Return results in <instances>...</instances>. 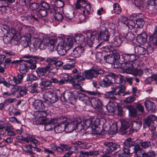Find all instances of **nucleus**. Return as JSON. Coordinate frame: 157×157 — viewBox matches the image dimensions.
<instances>
[{
	"mask_svg": "<svg viewBox=\"0 0 157 157\" xmlns=\"http://www.w3.org/2000/svg\"><path fill=\"white\" fill-rule=\"evenodd\" d=\"M85 36L78 34L75 35L74 37L69 36L65 40H62L59 43L57 46L58 53L60 55H64L67 51L73 47L75 42L78 44H81L85 41Z\"/></svg>",
	"mask_w": 157,
	"mask_h": 157,
	"instance_id": "1",
	"label": "nucleus"
},
{
	"mask_svg": "<svg viewBox=\"0 0 157 157\" xmlns=\"http://www.w3.org/2000/svg\"><path fill=\"white\" fill-rule=\"evenodd\" d=\"M85 34L87 43L90 47H92L95 40L100 39L103 41H106L108 40L109 37V32L106 30L100 31L99 34L96 31L88 30L86 32Z\"/></svg>",
	"mask_w": 157,
	"mask_h": 157,
	"instance_id": "2",
	"label": "nucleus"
},
{
	"mask_svg": "<svg viewBox=\"0 0 157 157\" xmlns=\"http://www.w3.org/2000/svg\"><path fill=\"white\" fill-rule=\"evenodd\" d=\"M82 120L80 118L75 119L73 121L66 117H62L61 122H63L65 128L67 129V132H71L75 130L80 124Z\"/></svg>",
	"mask_w": 157,
	"mask_h": 157,
	"instance_id": "3",
	"label": "nucleus"
},
{
	"mask_svg": "<svg viewBox=\"0 0 157 157\" xmlns=\"http://www.w3.org/2000/svg\"><path fill=\"white\" fill-rule=\"evenodd\" d=\"M105 75L107 77L105 78L103 80L102 82L99 83L100 85L102 87L108 86L111 84V82L109 80V78H108V77L115 78L117 81L119 80V82H116L117 83H121L123 82V79L122 78L118 76H116L113 73L109 72Z\"/></svg>",
	"mask_w": 157,
	"mask_h": 157,
	"instance_id": "4",
	"label": "nucleus"
},
{
	"mask_svg": "<svg viewBox=\"0 0 157 157\" xmlns=\"http://www.w3.org/2000/svg\"><path fill=\"white\" fill-rule=\"evenodd\" d=\"M54 46V40L49 38H44L39 46V48L41 49H44L48 47L49 50L51 52L53 51Z\"/></svg>",
	"mask_w": 157,
	"mask_h": 157,
	"instance_id": "5",
	"label": "nucleus"
},
{
	"mask_svg": "<svg viewBox=\"0 0 157 157\" xmlns=\"http://www.w3.org/2000/svg\"><path fill=\"white\" fill-rule=\"evenodd\" d=\"M44 101L48 105L54 103L58 100V97L50 91L45 92L44 95Z\"/></svg>",
	"mask_w": 157,
	"mask_h": 157,
	"instance_id": "6",
	"label": "nucleus"
},
{
	"mask_svg": "<svg viewBox=\"0 0 157 157\" xmlns=\"http://www.w3.org/2000/svg\"><path fill=\"white\" fill-rule=\"evenodd\" d=\"M125 90V87L123 86V89L118 90L116 93H114L110 91L106 92L105 94V98L113 100L120 99L121 98L120 94L124 93Z\"/></svg>",
	"mask_w": 157,
	"mask_h": 157,
	"instance_id": "7",
	"label": "nucleus"
},
{
	"mask_svg": "<svg viewBox=\"0 0 157 157\" xmlns=\"http://www.w3.org/2000/svg\"><path fill=\"white\" fill-rule=\"evenodd\" d=\"M84 51V48L80 46L75 47L71 53V56L74 58L78 57L82 55Z\"/></svg>",
	"mask_w": 157,
	"mask_h": 157,
	"instance_id": "8",
	"label": "nucleus"
},
{
	"mask_svg": "<svg viewBox=\"0 0 157 157\" xmlns=\"http://www.w3.org/2000/svg\"><path fill=\"white\" fill-rule=\"evenodd\" d=\"M93 119L94 123L91 126V128L93 130V132L97 134H99L101 132L99 131L100 129L98 127V126L100 124V120L98 118H96L95 120Z\"/></svg>",
	"mask_w": 157,
	"mask_h": 157,
	"instance_id": "9",
	"label": "nucleus"
},
{
	"mask_svg": "<svg viewBox=\"0 0 157 157\" xmlns=\"http://www.w3.org/2000/svg\"><path fill=\"white\" fill-rule=\"evenodd\" d=\"M84 75L85 78L87 79H91L93 77H97V73L95 72V68L84 71Z\"/></svg>",
	"mask_w": 157,
	"mask_h": 157,
	"instance_id": "10",
	"label": "nucleus"
},
{
	"mask_svg": "<svg viewBox=\"0 0 157 157\" xmlns=\"http://www.w3.org/2000/svg\"><path fill=\"white\" fill-rule=\"evenodd\" d=\"M140 32L136 33L138 35L137 38V41L141 44H144L147 41V35L145 32H143L141 34Z\"/></svg>",
	"mask_w": 157,
	"mask_h": 157,
	"instance_id": "11",
	"label": "nucleus"
},
{
	"mask_svg": "<svg viewBox=\"0 0 157 157\" xmlns=\"http://www.w3.org/2000/svg\"><path fill=\"white\" fill-rule=\"evenodd\" d=\"M63 98L65 101L68 102L73 101L75 100V98L72 92L65 91L63 94Z\"/></svg>",
	"mask_w": 157,
	"mask_h": 157,
	"instance_id": "12",
	"label": "nucleus"
},
{
	"mask_svg": "<svg viewBox=\"0 0 157 157\" xmlns=\"http://www.w3.org/2000/svg\"><path fill=\"white\" fill-rule=\"evenodd\" d=\"M144 105L147 110L153 111L155 110V103L149 99H146L144 103Z\"/></svg>",
	"mask_w": 157,
	"mask_h": 157,
	"instance_id": "13",
	"label": "nucleus"
},
{
	"mask_svg": "<svg viewBox=\"0 0 157 157\" xmlns=\"http://www.w3.org/2000/svg\"><path fill=\"white\" fill-rule=\"evenodd\" d=\"M92 106L95 108H100L103 106L102 102L99 99L96 98H92L91 100Z\"/></svg>",
	"mask_w": 157,
	"mask_h": 157,
	"instance_id": "14",
	"label": "nucleus"
},
{
	"mask_svg": "<svg viewBox=\"0 0 157 157\" xmlns=\"http://www.w3.org/2000/svg\"><path fill=\"white\" fill-rule=\"evenodd\" d=\"M76 94L77 98L79 100L85 104H89L91 102L89 98L84 94L78 92H77Z\"/></svg>",
	"mask_w": 157,
	"mask_h": 157,
	"instance_id": "15",
	"label": "nucleus"
},
{
	"mask_svg": "<svg viewBox=\"0 0 157 157\" xmlns=\"http://www.w3.org/2000/svg\"><path fill=\"white\" fill-rule=\"evenodd\" d=\"M53 128L55 132L56 133H61L65 130L64 123L61 122V118L60 119L59 123L53 127Z\"/></svg>",
	"mask_w": 157,
	"mask_h": 157,
	"instance_id": "16",
	"label": "nucleus"
},
{
	"mask_svg": "<svg viewBox=\"0 0 157 157\" xmlns=\"http://www.w3.org/2000/svg\"><path fill=\"white\" fill-rule=\"evenodd\" d=\"M34 105L35 109L38 111H41L47 108L44 107L43 102L39 100H36L34 101Z\"/></svg>",
	"mask_w": 157,
	"mask_h": 157,
	"instance_id": "17",
	"label": "nucleus"
},
{
	"mask_svg": "<svg viewBox=\"0 0 157 157\" xmlns=\"http://www.w3.org/2000/svg\"><path fill=\"white\" fill-rule=\"evenodd\" d=\"M121 36L114 37L112 40V45L113 47H117L120 46L123 40Z\"/></svg>",
	"mask_w": 157,
	"mask_h": 157,
	"instance_id": "18",
	"label": "nucleus"
},
{
	"mask_svg": "<svg viewBox=\"0 0 157 157\" xmlns=\"http://www.w3.org/2000/svg\"><path fill=\"white\" fill-rule=\"evenodd\" d=\"M121 127L120 129V132L125 133L126 130L129 126V121L128 120H124L121 121Z\"/></svg>",
	"mask_w": 157,
	"mask_h": 157,
	"instance_id": "19",
	"label": "nucleus"
},
{
	"mask_svg": "<svg viewBox=\"0 0 157 157\" xmlns=\"http://www.w3.org/2000/svg\"><path fill=\"white\" fill-rule=\"evenodd\" d=\"M22 149L27 153L31 157H38V155L32 151V149L28 145H24L22 147Z\"/></svg>",
	"mask_w": 157,
	"mask_h": 157,
	"instance_id": "20",
	"label": "nucleus"
},
{
	"mask_svg": "<svg viewBox=\"0 0 157 157\" xmlns=\"http://www.w3.org/2000/svg\"><path fill=\"white\" fill-rule=\"evenodd\" d=\"M142 125V122L140 120L134 121L131 123L132 128V129L136 131L138 130Z\"/></svg>",
	"mask_w": 157,
	"mask_h": 157,
	"instance_id": "21",
	"label": "nucleus"
},
{
	"mask_svg": "<svg viewBox=\"0 0 157 157\" xmlns=\"http://www.w3.org/2000/svg\"><path fill=\"white\" fill-rule=\"evenodd\" d=\"M56 60V57H52L48 58L46 60V62L48 63V64L46 66V68L49 71L52 66L55 65V62Z\"/></svg>",
	"mask_w": 157,
	"mask_h": 157,
	"instance_id": "22",
	"label": "nucleus"
},
{
	"mask_svg": "<svg viewBox=\"0 0 157 157\" xmlns=\"http://www.w3.org/2000/svg\"><path fill=\"white\" fill-rule=\"evenodd\" d=\"M130 63H129L128 67V70L131 71V73L133 71V61H135L136 59V57L135 55L134 54H130Z\"/></svg>",
	"mask_w": 157,
	"mask_h": 157,
	"instance_id": "23",
	"label": "nucleus"
},
{
	"mask_svg": "<svg viewBox=\"0 0 157 157\" xmlns=\"http://www.w3.org/2000/svg\"><path fill=\"white\" fill-rule=\"evenodd\" d=\"M48 71L49 70L45 67L37 68L36 72L39 77H41L45 75L46 72Z\"/></svg>",
	"mask_w": 157,
	"mask_h": 157,
	"instance_id": "24",
	"label": "nucleus"
},
{
	"mask_svg": "<svg viewBox=\"0 0 157 157\" xmlns=\"http://www.w3.org/2000/svg\"><path fill=\"white\" fill-rule=\"evenodd\" d=\"M86 17L85 15L82 14H76L74 16L75 20L77 23H81L85 22L86 21Z\"/></svg>",
	"mask_w": 157,
	"mask_h": 157,
	"instance_id": "25",
	"label": "nucleus"
},
{
	"mask_svg": "<svg viewBox=\"0 0 157 157\" xmlns=\"http://www.w3.org/2000/svg\"><path fill=\"white\" fill-rule=\"evenodd\" d=\"M47 115L45 109H44L41 111H38V116L39 118V120L43 121H44L46 120L45 117Z\"/></svg>",
	"mask_w": 157,
	"mask_h": 157,
	"instance_id": "26",
	"label": "nucleus"
},
{
	"mask_svg": "<svg viewBox=\"0 0 157 157\" xmlns=\"http://www.w3.org/2000/svg\"><path fill=\"white\" fill-rule=\"evenodd\" d=\"M157 118L154 115H151L144 120V123L147 125H149L150 124L153 122V121L156 120Z\"/></svg>",
	"mask_w": 157,
	"mask_h": 157,
	"instance_id": "27",
	"label": "nucleus"
},
{
	"mask_svg": "<svg viewBox=\"0 0 157 157\" xmlns=\"http://www.w3.org/2000/svg\"><path fill=\"white\" fill-rule=\"evenodd\" d=\"M47 10L44 9L40 8L36 12V15L38 17H46L47 14Z\"/></svg>",
	"mask_w": 157,
	"mask_h": 157,
	"instance_id": "28",
	"label": "nucleus"
},
{
	"mask_svg": "<svg viewBox=\"0 0 157 157\" xmlns=\"http://www.w3.org/2000/svg\"><path fill=\"white\" fill-rule=\"evenodd\" d=\"M134 35L131 33H128L124 35L122 38L124 40H126L128 42H131L133 39Z\"/></svg>",
	"mask_w": 157,
	"mask_h": 157,
	"instance_id": "29",
	"label": "nucleus"
},
{
	"mask_svg": "<svg viewBox=\"0 0 157 157\" xmlns=\"http://www.w3.org/2000/svg\"><path fill=\"white\" fill-rule=\"evenodd\" d=\"M123 152L118 153V157H127L130 154L129 149L128 147H123Z\"/></svg>",
	"mask_w": 157,
	"mask_h": 157,
	"instance_id": "30",
	"label": "nucleus"
},
{
	"mask_svg": "<svg viewBox=\"0 0 157 157\" xmlns=\"http://www.w3.org/2000/svg\"><path fill=\"white\" fill-rule=\"evenodd\" d=\"M39 85L41 86H43L45 89H48L51 87L52 84L50 79H46L44 81L40 82Z\"/></svg>",
	"mask_w": 157,
	"mask_h": 157,
	"instance_id": "31",
	"label": "nucleus"
},
{
	"mask_svg": "<svg viewBox=\"0 0 157 157\" xmlns=\"http://www.w3.org/2000/svg\"><path fill=\"white\" fill-rule=\"evenodd\" d=\"M19 67V71L21 74H25L29 70L28 66L25 64H20Z\"/></svg>",
	"mask_w": 157,
	"mask_h": 157,
	"instance_id": "32",
	"label": "nucleus"
},
{
	"mask_svg": "<svg viewBox=\"0 0 157 157\" xmlns=\"http://www.w3.org/2000/svg\"><path fill=\"white\" fill-rule=\"evenodd\" d=\"M14 87L16 90L15 91H19V94L21 96H23L26 94L27 92L25 87L15 86Z\"/></svg>",
	"mask_w": 157,
	"mask_h": 157,
	"instance_id": "33",
	"label": "nucleus"
},
{
	"mask_svg": "<svg viewBox=\"0 0 157 157\" xmlns=\"http://www.w3.org/2000/svg\"><path fill=\"white\" fill-rule=\"evenodd\" d=\"M93 122V119L90 118L86 119L83 122V129H87L89 127L91 126Z\"/></svg>",
	"mask_w": 157,
	"mask_h": 157,
	"instance_id": "34",
	"label": "nucleus"
},
{
	"mask_svg": "<svg viewBox=\"0 0 157 157\" xmlns=\"http://www.w3.org/2000/svg\"><path fill=\"white\" fill-rule=\"evenodd\" d=\"M21 60L29 63H31L34 62V59L29 55H26L22 57Z\"/></svg>",
	"mask_w": 157,
	"mask_h": 157,
	"instance_id": "35",
	"label": "nucleus"
},
{
	"mask_svg": "<svg viewBox=\"0 0 157 157\" xmlns=\"http://www.w3.org/2000/svg\"><path fill=\"white\" fill-rule=\"evenodd\" d=\"M61 77L63 78L64 81L67 82H71L73 81V78L70 75L66 73H63L61 75Z\"/></svg>",
	"mask_w": 157,
	"mask_h": 157,
	"instance_id": "36",
	"label": "nucleus"
},
{
	"mask_svg": "<svg viewBox=\"0 0 157 157\" xmlns=\"http://www.w3.org/2000/svg\"><path fill=\"white\" fill-rule=\"evenodd\" d=\"M136 22L137 26L136 30L135 31L136 33H138V30L139 28H142L144 24V22L142 19H138L136 21Z\"/></svg>",
	"mask_w": 157,
	"mask_h": 157,
	"instance_id": "37",
	"label": "nucleus"
},
{
	"mask_svg": "<svg viewBox=\"0 0 157 157\" xmlns=\"http://www.w3.org/2000/svg\"><path fill=\"white\" fill-rule=\"evenodd\" d=\"M123 57L124 59V64L125 66V69L128 70V67L129 63H130V54L128 53H125L123 55Z\"/></svg>",
	"mask_w": 157,
	"mask_h": 157,
	"instance_id": "38",
	"label": "nucleus"
},
{
	"mask_svg": "<svg viewBox=\"0 0 157 157\" xmlns=\"http://www.w3.org/2000/svg\"><path fill=\"white\" fill-rule=\"evenodd\" d=\"M26 29L28 31L29 33H28V35H27V40H29L33 35L34 33V28L32 26H28L26 28Z\"/></svg>",
	"mask_w": 157,
	"mask_h": 157,
	"instance_id": "39",
	"label": "nucleus"
},
{
	"mask_svg": "<svg viewBox=\"0 0 157 157\" xmlns=\"http://www.w3.org/2000/svg\"><path fill=\"white\" fill-rule=\"evenodd\" d=\"M106 108L108 112L109 113L113 112L115 109V106L113 102H109L106 105Z\"/></svg>",
	"mask_w": 157,
	"mask_h": 157,
	"instance_id": "40",
	"label": "nucleus"
},
{
	"mask_svg": "<svg viewBox=\"0 0 157 157\" xmlns=\"http://www.w3.org/2000/svg\"><path fill=\"white\" fill-rule=\"evenodd\" d=\"M128 109L129 114L132 117H134L136 115L137 111L135 108L131 105L128 106Z\"/></svg>",
	"mask_w": 157,
	"mask_h": 157,
	"instance_id": "41",
	"label": "nucleus"
},
{
	"mask_svg": "<svg viewBox=\"0 0 157 157\" xmlns=\"http://www.w3.org/2000/svg\"><path fill=\"white\" fill-rule=\"evenodd\" d=\"M149 41L153 45L157 46V36L154 35H151L149 38Z\"/></svg>",
	"mask_w": 157,
	"mask_h": 157,
	"instance_id": "42",
	"label": "nucleus"
},
{
	"mask_svg": "<svg viewBox=\"0 0 157 157\" xmlns=\"http://www.w3.org/2000/svg\"><path fill=\"white\" fill-rule=\"evenodd\" d=\"M149 41L153 45L157 46V36L154 35H151L149 38Z\"/></svg>",
	"mask_w": 157,
	"mask_h": 157,
	"instance_id": "43",
	"label": "nucleus"
},
{
	"mask_svg": "<svg viewBox=\"0 0 157 157\" xmlns=\"http://www.w3.org/2000/svg\"><path fill=\"white\" fill-rule=\"evenodd\" d=\"M124 147H128L132 146H134L135 143L133 142L132 141V139L130 138H128L126 140L124 143Z\"/></svg>",
	"mask_w": 157,
	"mask_h": 157,
	"instance_id": "44",
	"label": "nucleus"
},
{
	"mask_svg": "<svg viewBox=\"0 0 157 157\" xmlns=\"http://www.w3.org/2000/svg\"><path fill=\"white\" fill-rule=\"evenodd\" d=\"M23 140L27 143L31 142L33 144H36L38 142V141L35 139L29 136H28L26 137H24Z\"/></svg>",
	"mask_w": 157,
	"mask_h": 157,
	"instance_id": "45",
	"label": "nucleus"
},
{
	"mask_svg": "<svg viewBox=\"0 0 157 157\" xmlns=\"http://www.w3.org/2000/svg\"><path fill=\"white\" fill-rule=\"evenodd\" d=\"M54 18L56 21H61L63 18V17L62 14L60 12H55L53 14Z\"/></svg>",
	"mask_w": 157,
	"mask_h": 157,
	"instance_id": "46",
	"label": "nucleus"
},
{
	"mask_svg": "<svg viewBox=\"0 0 157 157\" xmlns=\"http://www.w3.org/2000/svg\"><path fill=\"white\" fill-rule=\"evenodd\" d=\"M84 73H80L78 75H75L74 78L78 82H80L82 81H84L85 79V77L83 76Z\"/></svg>",
	"mask_w": 157,
	"mask_h": 157,
	"instance_id": "47",
	"label": "nucleus"
},
{
	"mask_svg": "<svg viewBox=\"0 0 157 157\" xmlns=\"http://www.w3.org/2000/svg\"><path fill=\"white\" fill-rule=\"evenodd\" d=\"M114 13L116 14H119L121 12V10L117 3H115L113 6Z\"/></svg>",
	"mask_w": 157,
	"mask_h": 157,
	"instance_id": "48",
	"label": "nucleus"
},
{
	"mask_svg": "<svg viewBox=\"0 0 157 157\" xmlns=\"http://www.w3.org/2000/svg\"><path fill=\"white\" fill-rule=\"evenodd\" d=\"M143 155L144 157H153L157 155V154L155 153L154 151H151L147 153H143Z\"/></svg>",
	"mask_w": 157,
	"mask_h": 157,
	"instance_id": "49",
	"label": "nucleus"
},
{
	"mask_svg": "<svg viewBox=\"0 0 157 157\" xmlns=\"http://www.w3.org/2000/svg\"><path fill=\"white\" fill-rule=\"evenodd\" d=\"M54 4L57 8H61L64 6V2L61 0H56L54 1Z\"/></svg>",
	"mask_w": 157,
	"mask_h": 157,
	"instance_id": "50",
	"label": "nucleus"
},
{
	"mask_svg": "<svg viewBox=\"0 0 157 157\" xmlns=\"http://www.w3.org/2000/svg\"><path fill=\"white\" fill-rule=\"evenodd\" d=\"M126 25L129 29H132L135 28L136 24L133 20H129L128 21Z\"/></svg>",
	"mask_w": 157,
	"mask_h": 157,
	"instance_id": "51",
	"label": "nucleus"
},
{
	"mask_svg": "<svg viewBox=\"0 0 157 157\" xmlns=\"http://www.w3.org/2000/svg\"><path fill=\"white\" fill-rule=\"evenodd\" d=\"M38 79L37 77L32 74L27 75V80L28 81H33Z\"/></svg>",
	"mask_w": 157,
	"mask_h": 157,
	"instance_id": "52",
	"label": "nucleus"
},
{
	"mask_svg": "<svg viewBox=\"0 0 157 157\" xmlns=\"http://www.w3.org/2000/svg\"><path fill=\"white\" fill-rule=\"evenodd\" d=\"M135 98L133 96H130L126 98L124 101L127 103H131L134 101Z\"/></svg>",
	"mask_w": 157,
	"mask_h": 157,
	"instance_id": "53",
	"label": "nucleus"
},
{
	"mask_svg": "<svg viewBox=\"0 0 157 157\" xmlns=\"http://www.w3.org/2000/svg\"><path fill=\"white\" fill-rule=\"evenodd\" d=\"M106 62L110 64H113L114 63L112 55H109L105 58Z\"/></svg>",
	"mask_w": 157,
	"mask_h": 157,
	"instance_id": "54",
	"label": "nucleus"
},
{
	"mask_svg": "<svg viewBox=\"0 0 157 157\" xmlns=\"http://www.w3.org/2000/svg\"><path fill=\"white\" fill-rule=\"evenodd\" d=\"M40 6L39 4L36 3H32L29 5V8L32 10H35L38 9Z\"/></svg>",
	"mask_w": 157,
	"mask_h": 157,
	"instance_id": "55",
	"label": "nucleus"
},
{
	"mask_svg": "<svg viewBox=\"0 0 157 157\" xmlns=\"http://www.w3.org/2000/svg\"><path fill=\"white\" fill-rule=\"evenodd\" d=\"M137 49L138 53L140 55H144L146 52V49L142 47H138L137 48Z\"/></svg>",
	"mask_w": 157,
	"mask_h": 157,
	"instance_id": "56",
	"label": "nucleus"
},
{
	"mask_svg": "<svg viewBox=\"0 0 157 157\" xmlns=\"http://www.w3.org/2000/svg\"><path fill=\"white\" fill-rule=\"evenodd\" d=\"M140 144L142 148H146L150 146L151 143L149 141H146L140 142Z\"/></svg>",
	"mask_w": 157,
	"mask_h": 157,
	"instance_id": "57",
	"label": "nucleus"
},
{
	"mask_svg": "<svg viewBox=\"0 0 157 157\" xmlns=\"http://www.w3.org/2000/svg\"><path fill=\"white\" fill-rule=\"evenodd\" d=\"M106 25H108V27H106L107 28H109L110 29L112 30H114L115 29V24L113 22L110 21L108 23H106L105 24Z\"/></svg>",
	"mask_w": 157,
	"mask_h": 157,
	"instance_id": "58",
	"label": "nucleus"
},
{
	"mask_svg": "<svg viewBox=\"0 0 157 157\" xmlns=\"http://www.w3.org/2000/svg\"><path fill=\"white\" fill-rule=\"evenodd\" d=\"M8 6V3L6 0H0V8H4L5 9Z\"/></svg>",
	"mask_w": 157,
	"mask_h": 157,
	"instance_id": "59",
	"label": "nucleus"
},
{
	"mask_svg": "<svg viewBox=\"0 0 157 157\" xmlns=\"http://www.w3.org/2000/svg\"><path fill=\"white\" fill-rule=\"evenodd\" d=\"M134 151L133 152L136 154L140 153L141 150L140 146L139 145H135V144H134Z\"/></svg>",
	"mask_w": 157,
	"mask_h": 157,
	"instance_id": "60",
	"label": "nucleus"
},
{
	"mask_svg": "<svg viewBox=\"0 0 157 157\" xmlns=\"http://www.w3.org/2000/svg\"><path fill=\"white\" fill-rule=\"evenodd\" d=\"M111 132L113 134H115L117 132V128L116 124H113L111 127Z\"/></svg>",
	"mask_w": 157,
	"mask_h": 157,
	"instance_id": "61",
	"label": "nucleus"
},
{
	"mask_svg": "<svg viewBox=\"0 0 157 157\" xmlns=\"http://www.w3.org/2000/svg\"><path fill=\"white\" fill-rule=\"evenodd\" d=\"M71 82L72 84V86L75 88L79 90H82V88L80 84L74 82L73 80V81Z\"/></svg>",
	"mask_w": 157,
	"mask_h": 157,
	"instance_id": "62",
	"label": "nucleus"
},
{
	"mask_svg": "<svg viewBox=\"0 0 157 157\" xmlns=\"http://www.w3.org/2000/svg\"><path fill=\"white\" fill-rule=\"evenodd\" d=\"M128 21L127 18L124 16H122L119 18L118 21L119 22L126 25L127 24V21Z\"/></svg>",
	"mask_w": 157,
	"mask_h": 157,
	"instance_id": "63",
	"label": "nucleus"
},
{
	"mask_svg": "<svg viewBox=\"0 0 157 157\" xmlns=\"http://www.w3.org/2000/svg\"><path fill=\"white\" fill-rule=\"evenodd\" d=\"M21 81L19 79L17 78L13 77L12 79L11 80V82L15 84L14 86L15 85L18 84L20 83L21 82Z\"/></svg>",
	"mask_w": 157,
	"mask_h": 157,
	"instance_id": "64",
	"label": "nucleus"
}]
</instances>
